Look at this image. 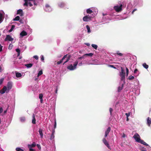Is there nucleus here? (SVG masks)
I'll list each match as a JSON object with an SVG mask.
<instances>
[{
  "label": "nucleus",
  "instance_id": "obj_35",
  "mask_svg": "<svg viewBox=\"0 0 151 151\" xmlns=\"http://www.w3.org/2000/svg\"><path fill=\"white\" fill-rule=\"evenodd\" d=\"M140 150L142 151H147L146 149L144 147H140Z\"/></svg>",
  "mask_w": 151,
  "mask_h": 151
},
{
  "label": "nucleus",
  "instance_id": "obj_12",
  "mask_svg": "<svg viewBox=\"0 0 151 151\" xmlns=\"http://www.w3.org/2000/svg\"><path fill=\"white\" fill-rule=\"evenodd\" d=\"M17 14H19L21 16H23L22 10L21 9L18 10L17 12Z\"/></svg>",
  "mask_w": 151,
  "mask_h": 151
},
{
  "label": "nucleus",
  "instance_id": "obj_25",
  "mask_svg": "<svg viewBox=\"0 0 151 151\" xmlns=\"http://www.w3.org/2000/svg\"><path fill=\"white\" fill-rule=\"evenodd\" d=\"M33 65V64L32 63H29L28 64H27L25 65L27 68H30Z\"/></svg>",
  "mask_w": 151,
  "mask_h": 151
},
{
  "label": "nucleus",
  "instance_id": "obj_13",
  "mask_svg": "<svg viewBox=\"0 0 151 151\" xmlns=\"http://www.w3.org/2000/svg\"><path fill=\"white\" fill-rule=\"evenodd\" d=\"M20 35L21 37L26 36L27 35V33L25 31H22L20 33Z\"/></svg>",
  "mask_w": 151,
  "mask_h": 151
},
{
  "label": "nucleus",
  "instance_id": "obj_51",
  "mask_svg": "<svg viewBox=\"0 0 151 151\" xmlns=\"http://www.w3.org/2000/svg\"><path fill=\"white\" fill-rule=\"evenodd\" d=\"M3 111V109L2 107H0V113H1Z\"/></svg>",
  "mask_w": 151,
  "mask_h": 151
},
{
  "label": "nucleus",
  "instance_id": "obj_49",
  "mask_svg": "<svg viewBox=\"0 0 151 151\" xmlns=\"http://www.w3.org/2000/svg\"><path fill=\"white\" fill-rule=\"evenodd\" d=\"M85 56H84V55L78 58V59L80 60H82L83 58H84V57Z\"/></svg>",
  "mask_w": 151,
  "mask_h": 151
},
{
  "label": "nucleus",
  "instance_id": "obj_43",
  "mask_svg": "<svg viewBox=\"0 0 151 151\" xmlns=\"http://www.w3.org/2000/svg\"><path fill=\"white\" fill-rule=\"evenodd\" d=\"M2 14L1 13H0V22L2 21Z\"/></svg>",
  "mask_w": 151,
  "mask_h": 151
},
{
  "label": "nucleus",
  "instance_id": "obj_8",
  "mask_svg": "<svg viewBox=\"0 0 151 151\" xmlns=\"http://www.w3.org/2000/svg\"><path fill=\"white\" fill-rule=\"evenodd\" d=\"M102 141L104 145L106 146L109 149L110 147L109 145L108 142L107 141L105 138H104L103 139Z\"/></svg>",
  "mask_w": 151,
  "mask_h": 151
},
{
  "label": "nucleus",
  "instance_id": "obj_17",
  "mask_svg": "<svg viewBox=\"0 0 151 151\" xmlns=\"http://www.w3.org/2000/svg\"><path fill=\"white\" fill-rule=\"evenodd\" d=\"M138 142L140 143L141 144H143L144 145H145L146 146H148V145L147 144V143H146L145 142L144 140H141V139L139 141V142Z\"/></svg>",
  "mask_w": 151,
  "mask_h": 151
},
{
  "label": "nucleus",
  "instance_id": "obj_16",
  "mask_svg": "<svg viewBox=\"0 0 151 151\" xmlns=\"http://www.w3.org/2000/svg\"><path fill=\"white\" fill-rule=\"evenodd\" d=\"M65 6V4L63 2H60L58 4V6L61 8Z\"/></svg>",
  "mask_w": 151,
  "mask_h": 151
},
{
  "label": "nucleus",
  "instance_id": "obj_53",
  "mask_svg": "<svg viewBox=\"0 0 151 151\" xmlns=\"http://www.w3.org/2000/svg\"><path fill=\"white\" fill-rule=\"evenodd\" d=\"M41 60L42 61H43L44 60V57L43 55L42 56L41 58Z\"/></svg>",
  "mask_w": 151,
  "mask_h": 151
},
{
  "label": "nucleus",
  "instance_id": "obj_23",
  "mask_svg": "<svg viewBox=\"0 0 151 151\" xmlns=\"http://www.w3.org/2000/svg\"><path fill=\"white\" fill-rule=\"evenodd\" d=\"M86 12L88 14H91L93 12V11L90 9L89 8L87 9Z\"/></svg>",
  "mask_w": 151,
  "mask_h": 151
},
{
  "label": "nucleus",
  "instance_id": "obj_63",
  "mask_svg": "<svg viewBox=\"0 0 151 151\" xmlns=\"http://www.w3.org/2000/svg\"><path fill=\"white\" fill-rule=\"evenodd\" d=\"M82 63H80L79 64V65H82Z\"/></svg>",
  "mask_w": 151,
  "mask_h": 151
},
{
  "label": "nucleus",
  "instance_id": "obj_19",
  "mask_svg": "<svg viewBox=\"0 0 151 151\" xmlns=\"http://www.w3.org/2000/svg\"><path fill=\"white\" fill-rule=\"evenodd\" d=\"M36 146V143L35 142H33L32 144V145H28V147L29 148H31V147H34Z\"/></svg>",
  "mask_w": 151,
  "mask_h": 151
},
{
  "label": "nucleus",
  "instance_id": "obj_37",
  "mask_svg": "<svg viewBox=\"0 0 151 151\" xmlns=\"http://www.w3.org/2000/svg\"><path fill=\"white\" fill-rule=\"evenodd\" d=\"M13 45L12 44H10L9 45L8 49L9 50H11L12 49Z\"/></svg>",
  "mask_w": 151,
  "mask_h": 151
},
{
  "label": "nucleus",
  "instance_id": "obj_21",
  "mask_svg": "<svg viewBox=\"0 0 151 151\" xmlns=\"http://www.w3.org/2000/svg\"><path fill=\"white\" fill-rule=\"evenodd\" d=\"M124 86V84H122V85L121 86H119L118 88V92H120L123 89V88Z\"/></svg>",
  "mask_w": 151,
  "mask_h": 151
},
{
  "label": "nucleus",
  "instance_id": "obj_1",
  "mask_svg": "<svg viewBox=\"0 0 151 151\" xmlns=\"http://www.w3.org/2000/svg\"><path fill=\"white\" fill-rule=\"evenodd\" d=\"M121 72L120 73L119 76L121 77V80L125 81V73L124 69L122 67H121Z\"/></svg>",
  "mask_w": 151,
  "mask_h": 151
},
{
  "label": "nucleus",
  "instance_id": "obj_60",
  "mask_svg": "<svg viewBox=\"0 0 151 151\" xmlns=\"http://www.w3.org/2000/svg\"><path fill=\"white\" fill-rule=\"evenodd\" d=\"M40 99V101L41 103H42V102H43V99H42H42Z\"/></svg>",
  "mask_w": 151,
  "mask_h": 151
},
{
  "label": "nucleus",
  "instance_id": "obj_5",
  "mask_svg": "<svg viewBox=\"0 0 151 151\" xmlns=\"http://www.w3.org/2000/svg\"><path fill=\"white\" fill-rule=\"evenodd\" d=\"M13 40V39L12 38V37L9 35H6V37L5 39V41H12Z\"/></svg>",
  "mask_w": 151,
  "mask_h": 151
},
{
  "label": "nucleus",
  "instance_id": "obj_33",
  "mask_svg": "<svg viewBox=\"0 0 151 151\" xmlns=\"http://www.w3.org/2000/svg\"><path fill=\"white\" fill-rule=\"evenodd\" d=\"M54 137H55L54 134H51V136H50V139L51 140H52L54 139Z\"/></svg>",
  "mask_w": 151,
  "mask_h": 151
},
{
  "label": "nucleus",
  "instance_id": "obj_57",
  "mask_svg": "<svg viewBox=\"0 0 151 151\" xmlns=\"http://www.w3.org/2000/svg\"><path fill=\"white\" fill-rule=\"evenodd\" d=\"M55 132V129H54L52 130V134H54Z\"/></svg>",
  "mask_w": 151,
  "mask_h": 151
},
{
  "label": "nucleus",
  "instance_id": "obj_26",
  "mask_svg": "<svg viewBox=\"0 0 151 151\" xmlns=\"http://www.w3.org/2000/svg\"><path fill=\"white\" fill-rule=\"evenodd\" d=\"M143 67L146 69H147L148 68V65L146 63H144L142 64Z\"/></svg>",
  "mask_w": 151,
  "mask_h": 151
},
{
  "label": "nucleus",
  "instance_id": "obj_44",
  "mask_svg": "<svg viewBox=\"0 0 151 151\" xmlns=\"http://www.w3.org/2000/svg\"><path fill=\"white\" fill-rule=\"evenodd\" d=\"M43 94L42 93H40L39 95V98L40 99H42L43 97Z\"/></svg>",
  "mask_w": 151,
  "mask_h": 151
},
{
  "label": "nucleus",
  "instance_id": "obj_11",
  "mask_svg": "<svg viewBox=\"0 0 151 151\" xmlns=\"http://www.w3.org/2000/svg\"><path fill=\"white\" fill-rule=\"evenodd\" d=\"M67 55H65L60 60V61L57 62V64L58 65H59L62 63L63 61V60L66 58H67Z\"/></svg>",
  "mask_w": 151,
  "mask_h": 151
},
{
  "label": "nucleus",
  "instance_id": "obj_47",
  "mask_svg": "<svg viewBox=\"0 0 151 151\" xmlns=\"http://www.w3.org/2000/svg\"><path fill=\"white\" fill-rule=\"evenodd\" d=\"M33 58L36 60H38V57L37 55H35L34 56Z\"/></svg>",
  "mask_w": 151,
  "mask_h": 151
},
{
  "label": "nucleus",
  "instance_id": "obj_4",
  "mask_svg": "<svg viewBox=\"0 0 151 151\" xmlns=\"http://www.w3.org/2000/svg\"><path fill=\"white\" fill-rule=\"evenodd\" d=\"M133 137L134 139L136 142H138L140 140V137L137 133H135Z\"/></svg>",
  "mask_w": 151,
  "mask_h": 151
},
{
  "label": "nucleus",
  "instance_id": "obj_32",
  "mask_svg": "<svg viewBox=\"0 0 151 151\" xmlns=\"http://www.w3.org/2000/svg\"><path fill=\"white\" fill-rule=\"evenodd\" d=\"M134 78V76H130L128 77V79L130 80L133 79Z\"/></svg>",
  "mask_w": 151,
  "mask_h": 151
},
{
  "label": "nucleus",
  "instance_id": "obj_7",
  "mask_svg": "<svg viewBox=\"0 0 151 151\" xmlns=\"http://www.w3.org/2000/svg\"><path fill=\"white\" fill-rule=\"evenodd\" d=\"M12 87V82H9L8 83L7 85V92H9Z\"/></svg>",
  "mask_w": 151,
  "mask_h": 151
},
{
  "label": "nucleus",
  "instance_id": "obj_41",
  "mask_svg": "<svg viewBox=\"0 0 151 151\" xmlns=\"http://www.w3.org/2000/svg\"><path fill=\"white\" fill-rule=\"evenodd\" d=\"M4 79L3 78H2L0 80V85H1L3 81H4Z\"/></svg>",
  "mask_w": 151,
  "mask_h": 151
},
{
  "label": "nucleus",
  "instance_id": "obj_6",
  "mask_svg": "<svg viewBox=\"0 0 151 151\" xmlns=\"http://www.w3.org/2000/svg\"><path fill=\"white\" fill-rule=\"evenodd\" d=\"M93 17H88L87 16H85L83 18V20L84 22H88L91 21Z\"/></svg>",
  "mask_w": 151,
  "mask_h": 151
},
{
  "label": "nucleus",
  "instance_id": "obj_2",
  "mask_svg": "<svg viewBox=\"0 0 151 151\" xmlns=\"http://www.w3.org/2000/svg\"><path fill=\"white\" fill-rule=\"evenodd\" d=\"M78 61L77 60L76 61L74 62L73 66L72 64H71L70 65L68 66L67 68L70 70H73L75 69L76 68V67L78 64Z\"/></svg>",
  "mask_w": 151,
  "mask_h": 151
},
{
  "label": "nucleus",
  "instance_id": "obj_45",
  "mask_svg": "<svg viewBox=\"0 0 151 151\" xmlns=\"http://www.w3.org/2000/svg\"><path fill=\"white\" fill-rule=\"evenodd\" d=\"M56 120L55 119V123H54V129H55L56 128Z\"/></svg>",
  "mask_w": 151,
  "mask_h": 151
},
{
  "label": "nucleus",
  "instance_id": "obj_3",
  "mask_svg": "<svg viewBox=\"0 0 151 151\" xmlns=\"http://www.w3.org/2000/svg\"><path fill=\"white\" fill-rule=\"evenodd\" d=\"M123 5L121 4L119 6H115L114 7V9L117 12H119L122 10Z\"/></svg>",
  "mask_w": 151,
  "mask_h": 151
},
{
  "label": "nucleus",
  "instance_id": "obj_42",
  "mask_svg": "<svg viewBox=\"0 0 151 151\" xmlns=\"http://www.w3.org/2000/svg\"><path fill=\"white\" fill-rule=\"evenodd\" d=\"M113 111V109L111 108H109V111L110 112V115H112V112Z\"/></svg>",
  "mask_w": 151,
  "mask_h": 151
},
{
  "label": "nucleus",
  "instance_id": "obj_58",
  "mask_svg": "<svg viewBox=\"0 0 151 151\" xmlns=\"http://www.w3.org/2000/svg\"><path fill=\"white\" fill-rule=\"evenodd\" d=\"M126 137V135L124 133H123V135H122V137Z\"/></svg>",
  "mask_w": 151,
  "mask_h": 151
},
{
  "label": "nucleus",
  "instance_id": "obj_50",
  "mask_svg": "<svg viewBox=\"0 0 151 151\" xmlns=\"http://www.w3.org/2000/svg\"><path fill=\"white\" fill-rule=\"evenodd\" d=\"M16 51L17 52V53H18V52H20V50L18 48L16 49Z\"/></svg>",
  "mask_w": 151,
  "mask_h": 151
},
{
  "label": "nucleus",
  "instance_id": "obj_48",
  "mask_svg": "<svg viewBox=\"0 0 151 151\" xmlns=\"http://www.w3.org/2000/svg\"><path fill=\"white\" fill-rule=\"evenodd\" d=\"M37 146L38 147V148L40 150L41 149V147L40 146V145L37 144Z\"/></svg>",
  "mask_w": 151,
  "mask_h": 151
},
{
  "label": "nucleus",
  "instance_id": "obj_56",
  "mask_svg": "<svg viewBox=\"0 0 151 151\" xmlns=\"http://www.w3.org/2000/svg\"><path fill=\"white\" fill-rule=\"evenodd\" d=\"M138 71V70L137 69H135L134 71V73H136Z\"/></svg>",
  "mask_w": 151,
  "mask_h": 151
},
{
  "label": "nucleus",
  "instance_id": "obj_31",
  "mask_svg": "<svg viewBox=\"0 0 151 151\" xmlns=\"http://www.w3.org/2000/svg\"><path fill=\"white\" fill-rule=\"evenodd\" d=\"M86 28L87 29L88 32V33L90 32L91 31L90 30V27H89V26L88 25H87L86 26Z\"/></svg>",
  "mask_w": 151,
  "mask_h": 151
},
{
  "label": "nucleus",
  "instance_id": "obj_30",
  "mask_svg": "<svg viewBox=\"0 0 151 151\" xmlns=\"http://www.w3.org/2000/svg\"><path fill=\"white\" fill-rule=\"evenodd\" d=\"M19 19H20V17H19V16H17L15 18L13 19V20L14 21H19Z\"/></svg>",
  "mask_w": 151,
  "mask_h": 151
},
{
  "label": "nucleus",
  "instance_id": "obj_24",
  "mask_svg": "<svg viewBox=\"0 0 151 151\" xmlns=\"http://www.w3.org/2000/svg\"><path fill=\"white\" fill-rule=\"evenodd\" d=\"M93 53H89L86 54L84 55V56H90V57H92L93 56Z\"/></svg>",
  "mask_w": 151,
  "mask_h": 151
},
{
  "label": "nucleus",
  "instance_id": "obj_14",
  "mask_svg": "<svg viewBox=\"0 0 151 151\" xmlns=\"http://www.w3.org/2000/svg\"><path fill=\"white\" fill-rule=\"evenodd\" d=\"M45 10L46 11H50L51 10V8L50 6L48 4H46L45 6Z\"/></svg>",
  "mask_w": 151,
  "mask_h": 151
},
{
  "label": "nucleus",
  "instance_id": "obj_22",
  "mask_svg": "<svg viewBox=\"0 0 151 151\" xmlns=\"http://www.w3.org/2000/svg\"><path fill=\"white\" fill-rule=\"evenodd\" d=\"M22 76L20 73L17 72L16 73V76L17 78L21 77Z\"/></svg>",
  "mask_w": 151,
  "mask_h": 151
},
{
  "label": "nucleus",
  "instance_id": "obj_20",
  "mask_svg": "<svg viewBox=\"0 0 151 151\" xmlns=\"http://www.w3.org/2000/svg\"><path fill=\"white\" fill-rule=\"evenodd\" d=\"M39 132L41 136V138H42L43 137V133L42 129H39Z\"/></svg>",
  "mask_w": 151,
  "mask_h": 151
},
{
  "label": "nucleus",
  "instance_id": "obj_64",
  "mask_svg": "<svg viewBox=\"0 0 151 151\" xmlns=\"http://www.w3.org/2000/svg\"><path fill=\"white\" fill-rule=\"evenodd\" d=\"M86 45L87 46H89V45H90V44H89V43H86Z\"/></svg>",
  "mask_w": 151,
  "mask_h": 151
},
{
  "label": "nucleus",
  "instance_id": "obj_62",
  "mask_svg": "<svg viewBox=\"0 0 151 151\" xmlns=\"http://www.w3.org/2000/svg\"><path fill=\"white\" fill-rule=\"evenodd\" d=\"M20 52H18V53H17V56H19L20 55Z\"/></svg>",
  "mask_w": 151,
  "mask_h": 151
},
{
  "label": "nucleus",
  "instance_id": "obj_40",
  "mask_svg": "<svg viewBox=\"0 0 151 151\" xmlns=\"http://www.w3.org/2000/svg\"><path fill=\"white\" fill-rule=\"evenodd\" d=\"M126 76H127L129 74V71L127 67L126 68Z\"/></svg>",
  "mask_w": 151,
  "mask_h": 151
},
{
  "label": "nucleus",
  "instance_id": "obj_52",
  "mask_svg": "<svg viewBox=\"0 0 151 151\" xmlns=\"http://www.w3.org/2000/svg\"><path fill=\"white\" fill-rule=\"evenodd\" d=\"M2 46H1V45L0 44V52H1L2 50Z\"/></svg>",
  "mask_w": 151,
  "mask_h": 151
},
{
  "label": "nucleus",
  "instance_id": "obj_28",
  "mask_svg": "<svg viewBox=\"0 0 151 151\" xmlns=\"http://www.w3.org/2000/svg\"><path fill=\"white\" fill-rule=\"evenodd\" d=\"M91 46L93 47L96 50L97 49L98 47L97 45L94 44H92Z\"/></svg>",
  "mask_w": 151,
  "mask_h": 151
},
{
  "label": "nucleus",
  "instance_id": "obj_46",
  "mask_svg": "<svg viewBox=\"0 0 151 151\" xmlns=\"http://www.w3.org/2000/svg\"><path fill=\"white\" fill-rule=\"evenodd\" d=\"M125 115L127 116V117H128L130 116V113H126Z\"/></svg>",
  "mask_w": 151,
  "mask_h": 151
},
{
  "label": "nucleus",
  "instance_id": "obj_18",
  "mask_svg": "<svg viewBox=\"0 0 151 151\" xmlns=\"http://www.w3.org/2000/svg\"><path fill=\"white\" fill-rule=\"evenodd\" d=\"M147 124L149 126H150L151 124V119L150 118L148 117L147 119Z\"/></svg>",
  "mask_w": 151,
  "mask_h": 151
},
{
  "label": "nucleus",
  "instance_id": "obj_27",
  "mask_svg": "<svg viewBox=\"0 0 151 151\" xmlns=\"http://www.w3.org/2000/svg\"><path fill=\"white\" fill-rule=\"evenodd\" d=\"M15 27V26L14 25H12L11 29L9 30V32H11L13 30V29H14Z\"/></svg>",
  "mask_w": 151,
  "mask_h": 151
},
{
  "label": "nucleus",
  "instance_id": "obj_39",
  "mask_svg": "<svg viewBox=\"0 0 151 151\" xmlns=\"http://www.w3.org/2000/svg\"><path fill=\"white\" fill-rule=\"evenodd\" d=\"M25 1V3L23 5L24 6H28V1Z\"/></svg>",
  "mask_w": 151,
  "mask_h": 151
},
{
  "label": "nucleus",
  "instance_id": "obj_15",
  "mask_svg": "<svg viewBox=\"0 0 151 151\" xmlns=\"http://www.w3.org/2000/svg\"><path fill=\"white\" fill-rule=\"evenodd\" d=\"M32 117V123L33 124H36V120L35 119L34 114H33Z\"/></svg>",
  "mask_w": 151,
  "mask_h": 151
},
{
  "label": "nucleus",
  "instance_id": "obj_10",
  "mask_svg": "<svg viewBox=\"0 0 151 151\" xmlns=\"http://www.w3.org/2000/svg\"><path fill=\"white\" fill-rule=\"evenodd\" d=\"M111 130V129L110 127H109L107 128V129L106 130L105 132V134L104 135V137H106L107 136L109 132H110Z\"/></svg>",
  "mask_w": 151,
  "mask_h": 151
},
{
  "label": "nucleus",
  "instance_id": "obj_54",
  "mask_svg": "<svg viewBox=\"0 0 151 151\" xmlns=\"http://www.w3.org/2000/svg\"><path fill=\"white\" fill-rule=\"evenodd\" d=\"M28 4H29V6H30V7H31L32 6V4L30 2H29L28 3Z\"/></svg>",
  "mask_w": 151,
  "mask_h": 151
},
{
  "label": "nucleus",
  "instance_id": "obj_29",
  "mask_svg": "<svg viewBox=\"0 0 151 151\" xmlns=\"http://www.w3.org/2000/svg\"><path fill=\"white\" fill-rule=\"evenodd\" d=\"M17 151H24V150L20 147H17L16 148Z\"/></svg>",
  "mask_w": 151,
  "mask_h": 151
},
{
  "label": "nucleus",
  "instance_id": "obj_61",
  "mask_svg": "<svg viewBox=\"0 0 151 151\" xmlns=\"http://www.w3.org/2000/svg\"><path fill=\"white\" fill-rule=\"evenodd\" d=\"M110 67H112L113 68H116L115 67H114V65H110Z\"/></svg>",
  "mask_w": 151,
  "mask_h": 151
},
{
  "label": "nucleus",
  "instance_id": "obj_9",
  "mask_svg": "<svg viewBox=\"0 0 151 151\" xmlns=\"http://www.w3.org/2000/svg\"><path fill=\"white\" fill-rule=\"evenodd\" d=\"M7 91L6 93H7V88L6 86H4L3 89L0 91V93L1 94L4 93L6 91Z\"/></svg>",
  "mask_w": 151,
  "mask_h": 151
},
{
  "label": "nucleus",
  "instance_id": "obj_34",
  "mask_svg": "<svg viewBox=\"0 0 151 151\" xmlns=\"http://www.w3.org/2000/svg\"><path fill=\"white\" fill-rule=\"evenodd\" d=\"M42 70H40L38 73V75H37V77H38L39 76H40L41 75H42Z\"/></svg>",
  "mask_w": 151,
  "mask_h": 151
},
{
  "label": "nucleus",
  "instance_id": "obj_59",
  "mask_svg": "<svg viewBox=\"0 0 151 151\" xmlns=\"http://www.w3.org/2000/svg\"><path fill=\"white\" fill-rule=\"evenodd\" d=\"M136 10H137V9H134L133 10V11H132V14H133V13H134V12L135 11H136Z\"/></svg>",
  "mask_w": 151,
  "mask_h": 151
},
{
  "label": "nucleus",
  "instance_id": "obj_55",
  "mask_svg": "<svg viewBox=\"0 0 151 151\" xmlns=\"http://www.w3.org/2000/svg\"><path fill=\"white\" fill-rule=\"evenodd\" d=\"M29 151H35L33 149L31 148H29Z\"/></svg>",
  "mask_w": 151,
  "mask_h": 151
},
{
  "label": "nucleus",
  "instance_id": "obj_38",
  "mask_svg": "<svg viewBox=\"0 0 151 151\" xmlns=\"http://www.w3.org/2000/svg\"><path fill=\"white\" fill-rule=\"evenodd\" d=\"M116 54L120 56H122L123 55V54L122 53H119V51L117 52Z\"/></svg>",
  "mask_w": 151,
  "mask_h": 151
},
{
  "label": "nucleus",
  "instance_id": "obj_36",
  "mask_svg": "<svg viewBox=\"0 0 151 151\" xmlns=\"http://www.w3.org/2000/svg\"><path fill=\"white\" fill-rule=\"evenodd\" d=\"M70 59V57L69 56L67 58L66 61L64 63L63 65H64L65 63H67Z\"/></svg>",
  "mask_w": 151,
  "mask_h": 151
}]
</instances>
